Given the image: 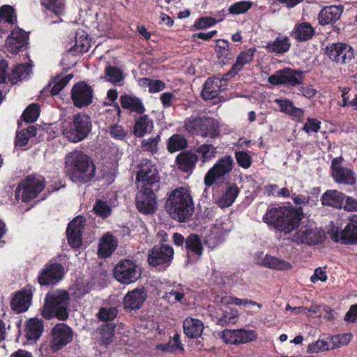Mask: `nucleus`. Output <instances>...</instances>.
Here are the masks:
<instances>
[{
    "label": "nucleus",
    "mask_w": 357,
    "mask_h": 357,
    "mask_svg": "<svg viewBox=\"0 0 357 357\" xmlns=\"http://www.w3.org/2000/svg\"><path fill=\"white\" fill-rule=\"evenodd\" d=\"M304 217L301 206H278L268 208L262 217L270 228L284 234L296 230Z\"/></svg>",
    "instance_id": "obj_1"
},
{
    "label": "nucleus",
    "mask_w": 357,
    "mask_h": 357,
    "mask_svg": "<svg viewBox=\"0 0 357 357\" xmlns=\"http://www.w3.org/2000/svg\"><path fill=\"white\" fill-rule=\"evenodd\" d=\"M165 208L169 216L179 222L189 220L195 211L192 197L183 187L176 188L169 194Z\"/></svg>",
    "instance_id": "obj_2"
},
{
    "label": "nucleus",
    "mask_w": 357,
    "mask_h": 357,
    "mask_svg": "<svg viewBox=\"0 0 357 357\" xmlns=\"http://www.w3.org/2000/svg\"><path fill=\"white\" fill-rule=\"evenodd\" d=\"M70 294L65 289H56L48 292L45 298V304L41 314L46 319L56 318L65 321L69 317Z\"/></svg>",
    "instance_id": "obj_3"
},
{
    "label": "nucleus",
    "mask_w": 357,
    "mask_h": 357,
    "mask_svg": "<svg viewBox=\"0 0 357 357\" xmlns=\"http://www.w3.org/2000/svg\"><path fill=\"white\" fill-rule=\"evenodd\" d=\"M89 156L81 151L74 150L66 156V174L75 183L89 181Z\"/></svg>",
    "instance_id": "obj_4"
},
{
    "label": "nucleus",
    "mask_w": 357,
    "mask_h": 357,
    "mask_svg": "<svg viewBox=\"0 0 357 357\" xmlns=\"http://www.w3.org/2000/svg\"><path fill=\"white\" fill-rule=\"evenodd\" d=\"M184 128L189 134L202 137L215 138L220 134L218 121L204 115H192L187 118Z\"/></svg>",
    "instance_id": "obj_5"
},
{
    "label": "nucleus",
    "mask_w": 357,
    "mask_h": 357,
    "mask_svg": "<svg viewBox=\"0 0 357 357\" xmlns=\"http://www.w3.org/2000/svg\"><path fill=\"white\" fill-rule=\"evenodd\" d=\"M45 186L43 176L29 175L22 180L15 190V198L19 202L28 203L36 198Z\"/></svg>",
    "instance_id": "obj_6"
},
{
    "label": "nucleus",
    "mask_w": 357,
    "mask_h": 357,
    "mask_svg": "<svg viewBox=\"0 0 357 357\" xmlns=\"http://www.w3.org/2000/svg\"><path fill=\"white\" fill-rule=\"evenodd\" d=\"M63 135L72 142L84 139L89 133V116L78 113L72 121H66L62 126Z\"/></svg>",
    "instance_id": "obj_7"
},
{
    "label": "nucleus",
    "mask_w": 357,
    "mask_h": 357,
    "mask_svg": "<svg viewBox=\"0 0 357 357\" xmlns=\"http://www.w3.org/2000/svg\"><path fill=\"white\" fill-rule=\"evenodd\" d=\"M136 174V182L139 183L141 188H154L155 190L160 189V178L159 173L151 162L146 161L138 166Z\"/></svg>",
    "instance_id": "obj_8"
},
{
    "label": "nucleus",
    "mask_w": 357,
    "mask_h": 357,
    "mask_svg": "<svg viewBox=\"0 0 357 357\" xmlns=\"http://www.w3.org/2000/svg\"><path fill=\"white\" fill-rule=\"evenodd\" d=\"M303 79L304 73L303 70L284 68L268 77V82L275 86L284 85L289 87H294L301 84Z\"/></svg>",
    "instance_id": "obj_9"
},
{
    "label": "nucleus",
    "mask_w": 357,
    "mask_h": 357,
    "mask_svg": "<svg viewBox=\"0 0 357 357\" xmlns=\"http://www.w3.org/2000/svg\"><path fill=\"white\" fill-rule=\"evenodd\" d=\"M65 275L63 265L58 262H50L45 264L37 277L38 282L40 286L54 285L61 281Z\"/></svg>",
    "instance_id": "obj_10"
},
{
    "label": "nucleus",
    "mask_w": 357,
    "mask_h": 357,
    "mask_svg": "<svg viewBox=\"0 0 357 357\" xmlns=\"http://www.w3.org/2000/svg\"><path fill=\"white\" fill-rule=\"evenodd\" d=\"M234 160L231 155H225L219 158L213 166L206 174L204 182L206 186L210 187L216 180L225 176L232 171Z\"/></svg>",
    "instance_id": "obj_11"
},
{
    "label": "nucleus",
    "mask_w": 357,
    "mask_h": 357,
    "mask_svg": "<svg viewBox=\"0 0 357 357\" xmlns=\"http://www.w3.org/2000/svg\"><path fill=\"white\" fill-rule=\"evenodd\" d=\"M154 188H141L136 194V206L139 213L144 215L153 214L158 208L156 193Z\"/></svg>",
    "instance_id": "obj_12"
},
{
    "label": "nucleus",
    "mask_w": 357,
    "mask_h": 357,
    "mask_svg": "<svg viewBox=\"0 0 357 357\" xmlns=\"http://www.w3.org/2000/svg\"><path fill=\"white\" fill-rule=\"evenodd\" d=\"M326 53L331 60L337 64H347L354 58V48L344 43L328 44L326 47Z\"/></svg>",
    "instance_id": "obj_13"
},
{
    "label": "nucleus",
    "mask_w": 357,
    "mask_h": 357,
    "mask_svg": "<svg viewBox=\"0 0 357 357\" xmlns=\"http://www.w3.org/2000/svg\"><path fill=\"white\" fill-rule=\"evenodd\" d=\"M114 275L120 282L128 284L137 280L140 277V271L132 261L125 259L114 267Z\"/></svg>",
    "instance_id": "obj_14"
},
{
    "label": "nucleus",
    "mask_w": 357,
    "mask_h": 357,
    "mask_svg": "<svg viewBox=\"0 0 357 357\" xmlns=\"http://www.w3.org/2000/svg\"><path fill=\"white\" fill-rule=\"evenodd\" d=\"M173 248L168 244L159 243L153 246L148 256V262L152 266H169L174 258Z\"/></svg>",
    "instance_id": "obj_15"
},
{
    "label": "nucleus",
    "mask_w": 357,
    "mask_h": 357,
    "mask_svg": "<svg viewBox=\"0 0 357 357\" xmlns=\"http://www.w3.org/2000/svg\"><path fill=\"white\" fill-rule=\"evenodd\" d=\"M33 287L26 285L12 294L10 301L11 310L17 314L26 312L32 304Z\"/></svg>",
    "instance_id": "obj_16"
},
{
    "label": "nucleus",
    "mask_w": 357,
    "mask_h": 357,
    "mask_svg": "<svg viewBox=\"0 0 357 357\" xmlns=\"http://www.w3.org/2000/svg\"><path fill=\"white\" fill-rule=\"evenodd\" d=\"M51 349L58 351L73 340V332L70 327L63 323L56 324L52 330Z\"/></svg>",
    "instance_id": "obj_17"
},
{
    "label": "nucleus",
    "mask_w": 357,
    "mask_h": 357,
    "mask_svg": "<svg viewBox=\"0 0 357 357\" xmlns=\"http://www.w3.org/2000/svg\"><path fill=\"white\" fill-rule=\"evenodd\" d=\"M331 238L334 242H340L344 245L357 244V214L351 215L348 223L341 232L333 233Z\"/></svg>",
    "instance_id": "obj_18"
},
{
    "label": "nucleus",
    "mask_w": 357,
    "mask_h": 357,
    "mask_svg": "<svg viewBox=\"0 0 357 357\" xmlns=\"http://www.w3.org/2000/svg\"><path fill=\"white\" fill-rule=\"evenodd\" d=\"M324 238V232L317 227H302L294 235L293 240L298 244L317 245Z\"/></svg>",
    "instance_id": "obj_19"
},
{
    "label": "nucleus",
    "mask_w": 357,
    "mask_h": 357,
    "mask_svg": "<svg viewBox=\"0 0 357 357\" xmlns=\"http://www.w3.org/2000/svg\"><path fill=\"white\" fill-rule=\"evenodd\" d=\"M257 335L253 330H229L225 329L222 332V338L227 344H245L257 339Z\"/></svg>",
    "instance_id": "obj_20"
},
{
    "label": "nucleus",
    "mask_w": 357,
    "mask_h": 357,
    "mask_svg": "<svg viewBox=\"0 0 357 357\" xmlns=\"http://www.w3.org/2000/svg\"><path fill=\"white\" fill-rule=\"evenodd\" d=\"M85 219L83 216H77L71 220L66 229L68 244L74 248H78L82 245V235L84 227Z\"/></svg>",
    "instance_id": "obj_21"
},
{
    "label": "nucleus",
    "mask_w": 357,
    "mask_h": 357,
    "mask_svg": "<svg viewBox=\"0 0 357 357\" xmlns=\"http://www.w3.org/2000/svg\"><path fill=\"white\" fill-rule=\"evenodd\" d=\"M28 39L29 36L26 32L22 29H13L7 36V50L13 54H18L27 45Z\"/></svg>",
    "instance_id": "obj_22"
},
{
    "label": "nucleus",
    "mask_w": 357,
    "mask_h": 357,
    "mask_svg": "<svg viewBox=\"0 0 357 357\" xmlns=\"http://www.w3.org/2000/svg\"><path fill=\"white\" fill-rule=\"evenodd\" d=\"M147 298V291L144 288H136L128 291L123 297V307L126 311L139 310Z\"/></svg>",
    "instance_id": "obj_23"
},
{
    "label": "nucleus",
    "mask_w": 357,
    "mask_h": 357,
    "mask_svg": "<svg viewBox=\"0 0 357 357\" xmlns=\"http://www.w3.org/2000/svg\"><path fill=\"white\" fill-rule=\"evenodd\" d=\"M225 80L218 77H209L203 85L201 93L205 100H213L218 98L220 93L225 89Z\"/></svg>",
    "instance_id": "obj_24"
},
{
    "label": "nucleus",
    "mask_w": 357,
    "mask_h": 357,
    "mask_svg": "<svg viewBox=\"0 0 357 357\" xmlns=\"http://www.w3.org/2000/svg\"><path fill=\"white\" fill-rule=\"evenodd\" d=\"M71 99L74 105L82 108L89 105V85L84 82L76 83L71 90Z\"/></svg>",
    "instance_id": "obj_25"
},
{
    "label": "nucleus",
    "mask_w": 357,
    "mask_h": 357,
    "mask_svg": "<svg viewBox=\"0 0 357 357\" xmlns=\"http://www.w3.org/2000/svg\"><path fill=\"white\" fill-rule=\"evenodd\" d=\"M343 10L342 5L324 6L318 15L319 24L323 26L336 22L340 19Z\"/></svg>",
    "instance_id": "obj_26"
},
{
    "label": "nucleus",
    "mask_w": 357,
    "mask_h": 357,
    "mask_svg": "<svg viewBox=\"0 0 357 357\" xmlns=\"http://www.w3.org/2000/svg\"><path fill=\"white\" fill-rule=\"evenodd\" d=\"M183 329L187 337L195 340L202 337L204 326L201 320L187 317L183 321Z\"/></svg>",
    "instance_id": "obj_27"
},
{
    "label": "nucleus",
    "mask_w": 357,
    "mask_h": 357,
    "mask_svg": "<svg viewBox=\"0 0 357 357\" xmlns=\"http://www.w3.org/2000/svg\"><path fill=\"white\" fill-rule=\"evenodd\" d=\"M345 199V194L337 190H327L321 196L323 206L342 209Z\"/></svg>",
    "instance_id": "obj_28"
},
{
    "label": "nucleus",
    "mask_w": 357,
    "mask_h": 357,
    "mask_svg": "<svg viewBox=\"0 0 357 357\" xmlns=\"http://www.w3.org/2000/svg\"><path fill=\"white\" fill-rule=\"evenodd\" d=\"M73 74H68L61 78L59 75L54 77L46 86L43 88L40 93L43 96L50 95L55 96L63 89L68 83L73 79Z\"/></svg>",
    "instance_id": "obj_29"
},
{
    "label": "nucleus",
    "mask_w": 357,
    "mask_h": 357,
    "mask_svg": "<svg viewBox=\"0 0 357 357\" xmlns=\"http://www.w3.org/2000/svg\"><path fill=\"white\" fill-rule=\"evenodd\" d=\"M255 51V48H250L245 51L241 52V53L236 57L235 63L231 66L227 75L229 76L230 77L235 76L243 69L245 65L251 63L253 61Z\"/></svg>",
    "instance_id": "obj_30"
},
{
    "label": "nucleus",
    "mask_w": 357,
    "mask_h": 357,
    "mask_svg": "<svg viewBox=\"0 0 357 357\" xmlns=\"http://www.w3.org/2000/svg\"><path fill=\"white\" fill-rule=\"evenodd\" d=\"M198 161V156L191 151H184L176 158V162L180 170L183 172H192Z\"/></svg>",
    "instance_id": "obj_31"
},
{
    "label": "nucleus",
    "mask_w": 357,
    "mask_h": 357,
    "mask_svg": "<svg viewBox=\"0 0 357 357\" xmlns=\"http://www.w3.org/2000/svg\"><path fill=\"white\" fill-rule=\"evenodd\" d=\"M120 102L123 109H128L130 112L141 115L146 112L142 100L137 96L122 95L120 97Z\"/></svg>",
    "instance_id": "obj_32"
},
{
    "label": "nucleus",
    "mask_w": 357,
    "mask_h": 357,
    "mask_svg": "<svg viewBox=\"0 0 357 357\" xmlns=\"http://www.w3.org/2000/svg\"><path fill=\"white\" fill-rule=\"evenodd\" d=\"M239 192L240 190L236 183H229L225 190L217 200V205L221 208L231 206L235 202Z\"/></svg>",
    "instance_id": "obj_33"
},
{
    "label": "nucleus",
    "mask_w": 357,
    "mask_h": 357,
    "mask_svg": "<svg viewBox=\"0 0 357 357\" xmlns=\"http://www.w3.org/2000/svg\"><path fill=\"white\" fill-rule=\"evenodd\" d=\"M314 33V28L309 22H301L295 24L291 36L298 42H305L310 40Z\"/></svg>",
    "instance_id": "obj_34"
},
{
    "label": "nucleus",
    "mask_w": 357,
    "mask_h": 357,
    "mask_svg": "<svg viewBox=\"0 0 357 357\" xmlns=\"http://www.w3.org/2000/svg\"><path fill=\"white\" fill-rule=\"evenodd\" d=\"M274 102L278 105L281 112L293 119H301L304 116L303 109L294 106L293 102L287 98H276Z\"/></svg>",
    "instance_id": "obj_35"
},
{
    "label": "nucleus",
    "mask_w": 357,
    "mask_h": 357,
    "mask_svg": "<svg viewBox=\"0 0 357 357\" xmlns=\"http://www.w3.org/2000/svg\"><path fill=\"white\" fill-rule=\"evenodd\" d=\"M43 330V321L38 318H31L26 324L25 336L29 340H38L42 335Z\"/></svg>",
    "instance_id": "obj_36"
},
{
    "label": "nucleus",
    "mask_w": 357,
    "mask_h": 357,
    "mask_svg": "<svg viewBox=\"0 0 357 357\" xmlns=\"http://www.w3.org/2000/svg\"><path fill=\"white\" fill-rule=\"evenodd\" d=\"M332 174L333 179L337 183L353 185L356 182V174L350 168L338 167Z\"/></svg>",
    "instance_id": "obj_37"
},
{
    "label": "nucleus",
    "mask_w": 357,
    "mask_h": 357,
    "mask_svg": "<svg viewBox=\"0 0 357 357\" xmlns=\"http://www.w3.org/2000/svg\"><path fill=\"white\" fill-rule=\"evenodd\" d=\"M153 128V122L147 114H141L135 120L133 126V135L137 137H142L147 132H151Z\"/></svg>",
    "instance_id": "obj_38"
},
{
    "label": "nucleus",
    "mask_w": 357,
    "mask_h": 357,
    "mask_svg": "<svg viewBox=\"0 0 357 357\" xmlns=\"http://www.w3.org/2000/svg\"><path fill=\"white\" fill-rule=\"evenodd\" d=\"M116 325L112 323H107L98 328L99 337L98 342L100 346L107 348L114 341Z\"/></svg>",
    "instance_id": "obj_39"
},
{
    "label": "nucleus",
    "mask_w": 357,
    "mask_h": 357,
    "mask_svg": "<svg viewBox=\"0 0 357 357\" xmlns=\"http://www.w3.org/2000/svg\"><path fill=\"white\" fill-rule=\"evenodd\" d=\"M185 249L188 257L190 255L201 257L204 252V247L199 235L191 234L185 238Z\"/></svg>",
    "instance_id": "obj_40"
},
{
    "label": "nucleus",
    "mask_w": 357,
    "mask_h": 357,
    "mask_svg": "<svg viewBox=\"0 0 357 357\" xmlns=\"http://www.w3.org/2000/svg\"><path fill=\"white\" fill-rule=\"evenodd\" d=\"M180 337V335L176 333L173 337H169L167 343L157 344L155 349L167 354H176L178 351L183 352L184 348Z\"/></svg>",
    "instance_id": "obj_41"
},
{
    "label": "nucleus",
    "mask_w": 357,
    "mask_h": 357,
    "mask_svg": "<svg viewBox=\"0 0 357 357\" xmlns=\"http://www.w3.org/2000/svg\"><path fill=\"white\" fill-rule=\"evenodd\" d=\"M290 40L287 36H278L273 42H269L266 46L268 52L284 54L288 52L291 47Z\"/></svg>",
    "instance_id": "obj_42"
},
{
    "label": "nucleus",
    "mask_w": 357,
    "mask_h": 357,
    "mask_svg": "<svg viewBox=\"0 0 357 357\" xmlns=\"http://www.w3.org/2000/svg\"><path fill=\"white\" fill-rule=\"evenodd\" d=\"M260 264L264 267L278 271L289 270L292 267L289 262L270 255H266Z\"/></svg>",
    "instance_id": "obj_43"
},
{
    "label": "nucleus",
    "mask_w": 357,
    "mask_h": 357,
    "mask_svg": "<svg viewBox=\"0 0 357 357\" xmlns=\"http://www.w3.org/2000/svg\"><path fill=\"white\" fill-rule=\"evenodd\" d=\"M32 65L31 64H17L13 69L12 73L8 79L11 84H15L23 79H26L31 72Z\"/></svg>",
    "instance_id": "obj_44"
},
{
    "label": "nucleus",
    "mask_w": 357,
    "mask_h": 357,
    "mask_svg": "<svg viewBox=\"0 0 357 357\" xmlns=\"http://www.w3.org/2000/svg\"><path fill=\"white\" fill-rule=\"evenodd\" d=\"M187 146L188 140L183 135L180 134H174L167 142V151L171 153L183 150Z\"/></svg>",
    "instance_id": "obj_45"
},
{
    "label": "nucleus",
    "mask_w": 357,
    "mask_h": 357,
    "mask_svg": "<svg viewBox=\"0 0 357 357\" xmlns=\"http://www.w3.org/2000/svg\"><path fill=\"white\" fill-rule=\"evenodd\" d=\"M217 147L211 144L204 143L199 145L196 151L201 156V162L204 164L215 158L218 153Z\"/></svg>",
    "instance_id": "obj_46"
},
{
    "label": "nucleus",
    "mask_w": 357,
    "mask_h": 357,
    "mask_svg": "<svg viewBox=\"0 0 357 357\" xmlns=\"http://www.w3.org/2000/svg\"><path fill=\"white\" fill-rule=\"evenodd\" d=\"M71 296L75 299L82 298L89 291V282H84L82 279H77L70 286Z\"/></svg>",
    "instance_id": "obj_47"
},
{
    "label": "nucleus",
    "mask_w": 357,
    "mask_h": 357,
    "mask_svg": "<svg viewBox=\"0 0 357 357\" xmlns=\"http://www.w3.org/2000/svg\"><path fill=\"white\" fill-rule=\"evenodd\" d=\"M161 140L160 135L155 137L144 139L141 142V149L144 152H148L152 155L158 153V144Z\"/></svg>",
    "instance_id": "obj_48"
},
{
    "label": "nucleus",
    "mask_w": 357,
    "mask_h": 357,
    "mask_svg": "<svg viewBox=\"0 0 357 357\" xmlns=\"http://www.w3.org/2000/svg\"><path fill=\"white\" fill-rule=\"evenodd\" d=\"M93 213L102 219H106L111 215L112 213V207L107 201L98 199L93 205Z\"/></svg>",
    "instance_id": "obj_49"
},
{
    "label": "nucleus",
    "mask_w": 357,
    "mask_h": 357,
    "mask_svg": "<svg viewBox=\"0 0 357 357\" xmlns=\"http://www.w3.org/2000/svg\"><path fill=\"white\" fill-rule=\"evenodd\" d=\"M40 107L36 103H32L23 112L22 118L27 123H33L38 119Z\"/></svg>",
    "instance_id": "obj_50"
},
{
    "label": "nucleus",
    "mask_w": 357,
    "mask_h": 357,
    "mask_svg": "<svg viewBox=\"0 0 357 357\" xmlns=\"http://www.w3.org/2000/svg\"><path fill=\"white\" fill-rule=\"evenodd\" d=\"M16 21V15L13 7L10 5H3L0 7V23L14 24Z\"/></svg>",
    "instance_id": "obj_51"
},
{
    "label": "nucleus",
    "mask_w": 357,
    "mask_h": 357,
    "mask_svg": "<svg viewBox=\"0 0 357 357\" xmlns=\"http://www.w3.org/2000/svg\"><path fill=\"white\" fill-rule=\"evenodd\" d=\"M141 82L143 86L149 87V91L151 93L162 91L166 87V84L163 81L152 79L148 77L142 78Z\"/></svg>",
    "instance_id": "obj_52"
},
{
    "label": "nucleus",
    "mask_w": 357,
    "mask_h": 357,
    "mask_svg": "<svg viewBox=\"0 0 357 357\" xmlns=\"http://www.w3.org/2000/svg\"><path fill=\"white\" fill-rule=\"evenodd\" d=\"M105 73L107 80L114 84L120 82L124 79L123 71L116 66H108L105 68Z\"/></svg>",
    "instance_id": "obj_53"
},
{
    "label": "nucleus",
    "mask_w": 357,
    "mask_h": 357,
    "mask_svg": "<svg viewBox=\"0 0 357 357\" xmlns=\"http://www.w3.org/2000/svg\"><path fill=\"white\" fill-rule=\"evenodd\" d=\"M252 6V2L250 1H240L231 4L228 10L229 14L241 15L248 11Z\"/></svg>",
    "instance_id": "obj_54"
},
{
    "label": "nucleus",
    "mask_w": 357,
    "mask_h": 357,
    "mask_svg": "<svg viewBox=\"0 0 357 357\" xmlns=\"http://www.w3.org/2000/svg\"><path fill=\"white\" fill-rule=\"evenodd\" d=\"M42 5L56 15H61L64 9L63 0H41Z\"/></svg>",
    "instance_id": "obj_55"
},
{
    "label": "nucleus",
    "mask_w": 357,
    "mask_h": 357,
    "mask_svg": "<svg viewBox=\"0 0 357 357\" xmlns=\"http://www.w3.org/2000/svg\"><path fill=\"white\" fill-rule=\"evenodd\" d=\"M235 158L237 164L243 169H248L252 165V158L247 151H236Z\"/></svg>",
    "instance_id": "obj_56"
},
{
    "label": "nucleus",
    "mask_w": 357,
    "mask_h": 357,
    "mask_svg": "<svg viewBox=\"0 0 357 357\" xmlns=\"http://www.w3.org/2000/svg\"><path fill=\"white\" fill-rule=\"evenodd\" d=\"M116 250V245L113 241H108L107 239L103 238L99 245L98 255L101 257H109Z\"/></svg>",
    "instance_id": "obj_57"
},
{
    "label": "nucleus",
    "mask_w": 357,
    "mask_h": 357,
    "mask_svg": "<svg viewBox=\"0 0 357 357\" xmlns=\"http://www.w3.org/2000/svg\"><path fill=\"white\" fill-rule=\"evenodd\" d=\"M118 314V310L116 307H101L98 313V317L99 319L107 321L114 320Z\"/></svg>",
    "instance_id": "obj_58"
},
{
    "label": "nucleus",
    "mask_w": 357,
    "mask_h": 357,
    "mask_svg": "<svg viewBox=\"0 0 357 357\" xmlns=\"http://www.w3.org/2000/svg\"><path fill=\"white\" fill-rule=\"evenodd\" d=\"M330 349L329 344L326 340H318L310 344L307 347V351L310 354H316L319 351H328Z\"/></svg>",
    "instance_id": "obj_59"
},
{
    "label": "nucleus",
    "mask_w": 357,
    "mask_h": 357,
    "mask_svg": "<svg viewBox=\"0 0 357 357\" xmlns=\"http://www.w3.org/2000/svg\"><path fill=\"white\" fill-rule=\"evenodd\" d=\"M217 23L216 19L212 17H201L197 18L193 25L194 29H204Z\"/></svg>",
    "instance_id": "obj_60"
},
{
    "label": "nucleus",
    "mask_w": 357,
    "mask_h": 357,
    "mask_svg": "<svg viewBox=\"0 0 357 357\" xmlns=\"http://www.w3.org/2000/svg\"><path fill=\"white\" fill-rule=\"evenodd\" d=\"M216 47L219 48L220 51L219 54L221 56L230 59L232 57L231 50V43L224 39H219L216 40Z\"/></svg>",
    "instance_id": "obj_61"
},
{
    "label": "nucleus",
    "mask_w": 357,
    "mask_h": 357,
    "mask_svg": "<svg viewBox=\"0 0 357 357\" xmlns=\"http://www.w3.org/2000/svg\"><path fill=\"white\" fill-rule=\"evenodd\" d=\"M109 132L111 137L117 140H123L128 135V132L118 124L111 126L109 128Z\"/></svg>",
    "instance_id": "obj_62"
},
{
    "label": "nucleus",
    "mask_w": 357,
    "mask_h": 357,
    "mask_svg": "<svg viewBox=\"0 0 357 357\" xmlns=\"http://www.w3.org/2000/svg\"><path fill=\"white\" fill-rule=\"evenodd\" d=\"M185 296L183 291L172 290L169 292H167L163 298L168 301L171 305L175 304L177 302H181Z\"/></svg>",
    "instance_id": "obj_63"
},
{
    "label": "nucleus",
    "mask_w": 357,
    "mask_h": 357,
    "mask_svg": "<svg viewBox=\"0 0 357 357\" xmlns=\"http://www.w3.org/2000/svg\"><path fill=\"white\" fill-rule=\"evenodd\" d=\"M321 128V122L317 119L308 118L307 122L303 126V130L306 132H317Z\"/></svg>",
    "instance_id": "obj_64"
}]
</instances>
